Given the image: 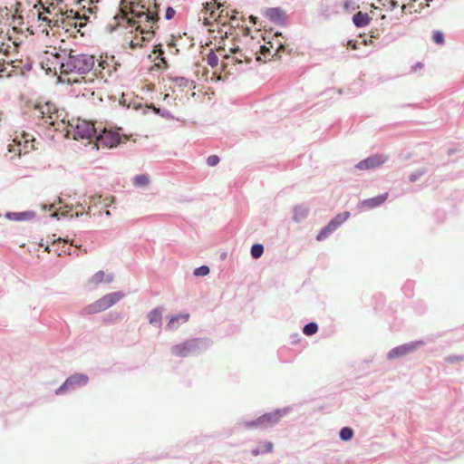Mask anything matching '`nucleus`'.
<instances>
[{
	"label": "nucleus",
	"instance_id": "f257e3e1",
	"mask_svg": "<svg viewBox=\"0 0 464 464\" xmlns=\"http://www.w3.org/2000/svg\"><path fill=\"white\" fill-rule=\"evenodd\" d=\"M57 63L60 64L62 73H78L85 74L92 70L95 58L92 54L80 53L75 51H62L56 55Z\"/></svg>",
	"mask_w": 464,
	"mask_h": 464
},
{
	"label": "nucleus",
	"instance_id": "9d476101",
	"mask_svg": "<svg viewBox=\"0 0 464 464\" xmlns=\"http://www.w3.org/2000/svg\"><path fill=\"white\" fill-rule=\"evenodd\" d=\"M279 414L277 412L266 413L256 419V421L247 423L249 427H266L279 420Z\"/></svg>",
	"mask_w": 464,
	"mask_h": 464
},
{
	"label": "nucleus",
	"instance_id": "5701e85b",
	"mask_svg": "<svg viewBox=\"0 0 464 464\" xmlns=\"http://www.w3.org/2000/svg\"><path fill=\"white\" fill-rule=\"evenodd\" d=\"M250 253H251V256L254 259L259 258L264 253V246L262 244H257V243L252 245Z\"/></svg>",
	"mask_w": 464,
	"mask_h": 464
},
{
	"label": "nucleus",
	"instance_id": "0eeeda50",
	"mask_svg": "<svg viewBox=\"0 0 464 464\" xmlns=\"http://www.w3.org/2000/svg\"><path fill=\"white\" fill-rule=\"evenodd\" d=\"M74 135L79 139H92L96 138L97 130L94 125L86 121L77 122L74 127Z\"/></svg>",
	"mask_w": 464,
	"mask_h": 464
},
{
	"label": "nucleus",
	"instance_id": "20e7f679",
	"mask_svg": "<svg viewBox=\"0 0 464 464\" xmlns=\"http://www.w3.org/2000/svg\"><path fill=\"white\" fill-rule=\"evenodd\" d=\"M349 211L337 214L333 218L329 223L321 228L316 236L317 241H323L326 239L331 234H333L342 224H343L350 217Z\"/></svg>",
	"mask_w": 464,
	"mask_h": 464
},
{
	"label": "nucleus",
	"instance_id": "7ed1b4c3",
	"mask_svg": "<svg viewBox=\"0 0 464 464\" xmlns=\"http://www.w3.org/2000/svg\"><path fill=\"white\" fill-rule=\"evenodd\" d=\"M138 7L139 5L132 6L131 14L140 28L142 26V24H144L146 27L150 28L152 24L158 22L160 17L157 12L151 11L150 7H146L145 5H141L140 9H138Z\"/></svg>",
	"mask_w": 464,
	"mask_h": 464
},
{
	"label": "nucleus",
	"instance_id": "f03ea898",
	"mask_svg": "<svg viewBox=\"0 0 464 464\" xmlns=\"http://www.w3.org/2000/svg\"><path fill=\"white\" fill-rule=\"evenodd\" d=\"M124 297L122 292H114L105 295L96 302L83 308L85 314H92L107 310Z\"/></svg>",
	"mask_w": 464,
	"mask_h": 464
},
{
	"label": "nucleus",
	"instance_id": "c756f323",
	"mask_svg": "<svg viewBox=\"0 0 464 464\" xmlns=\"http://www.w3.org/2000/svg\"><path fill=\"white\" fill-rule=\"evenodd\" d=\"M432 40L437 44H443L445 41L443 33L439 30L433 31Z\"/></svg>",
	"mask_w": 464,
	"mask_h": 464
},
{
	"label": "nucleus",
	"instance_id": "c03bdc74",
	"mask_svg": "<svg viewBox=\"0 0 464 464\" xmlns=\"http://www.w3.org/2000/svg\"><path fill=\"white\" fill-rule=\"evenodd\" d=\"M130 44L131 48H136L139 45V44L134 43L133 41H131Z\"/></svg>",
	"mask_w": 464,
	"mask_h": 464
},
{
	"label": "nucleus",
	"instance_id": "1a4fd4ad",
	"mask_svg": "<svg viewBox=\"0 0 464 464\" xmlns=\"http://www.w3.org/2000/svg\"><path fill=\"white\" fill-rule=\"evenodd\" d=\"M263 14L270 22L277 25H284L287 18L285 12L281 7L266 8Z\"/></svg>",
	"mask_w": 464,
	"mask_h": 464
},
{
	"label": "nucleus",
	"instance_id": "bb28decb",
	"mask_svg": "<svg viewBox=\"0 0 464 464\" xmlns=\"http://www.w3.org/2000/svg\"><path fill=\"white\" fill-rule=\"evenodd\" d=\"M317 330L318 326L315 323H309L304 327L303 332L305 335H312L315 334Z\"/></svg>",
	"mask_w": 464,
	"mask_h": 464
},
{
	"label": "nucleus",
	"instance_id": "4468645a",
	"mask_svg": "<svg viewBox=\"0 0 464 464\" xmlns=\"http://www.w3.org/2000/svg\"><path fill=\"white\" fill-rule=\"evenodd\" d=\"M36 217V213L33 210L22 212H7L5 218L12 221L32 220Z\"/></svg>",
	"mask_w": 464,
	"mask_h": 464
},
{
	"label": "nucleus",
	"instance_id": "a19ab883",
	"mask_svg": "<svg viewBox=\"0 0 464 464\" xmlns=\"http://www.w3.org/2000/svg\"><path fill=\"white\" fill-rule=\"evenodd\" d=\"M249 19H250V22H251L252 24H256V20H257V17L251 15V16L249 17Z\"/></svg>",
	"mask_w": 464,
	"mask_h": 464
},
{
	"label": "nucleus",
	"instance_id": "9b49d317",
	"mask_svg": "<svg viewBox=\"0 0 464 464\" xmlns=\"http://www.w3.org/2000/svg\"><path fill=\"white\" fill-rule=\"evenodd\" d=\"M388 198V193L380 194L376 197L370 198L362 200L359 204V208L362 209H372L377 207H380L383 204Z\"/></svg>",
	"mask_w": 464,
	"mask_h": 464
},
{
	"label": "nucleus",
	"instance_id": "e433bc0d",
	"mask_svg": "<svg viewBox=\"0 0 464 464\" xmlns=\"http://www.w3.org/2000/svg\"><path fill=\"white\" fill-rule=\"evenodd\" d=\"M385 6L389 10L392 11L398 6V2L396 0H389V1H387V4L385 5Z\"/></svg>",
	"mask_w": 464,
	"mask_h": 464
},
{
	"label": "nucleus",
	"instance_id": "72a5a7b5",
	"mask_svg": "<svg viewBox=\"0 0 464 464\" xmlns=\"http://www.w3.org/2000/svg\"><path fill=\"white\" fill-rule=\"evenodd\" d=\"M74 14H75V17H74V18L77 20V22L75 23V25H74V26H75V27H77V28H79V30H80L81 28H82V27H84V26H85V24H86V22H85V21H86V19H85V17H82V16H81L79 14H77V13H75Z\"/></svg>",
	"mask_w": 464,
	"mask_h": 464
},
{
	"label": "nucleus",
	"instance_id": "f3484780",
	"mask_svg": "<svg viewBox=\"0 0 464 464\" xmlns=\"http://www.w3.org/2000/svg\"><path fill=\"white\" fill-rule=\"evenodd\" d=\"M55 110L56 109H55L54 105L51 102H46L44 105L35 106V111L39 113V116H41L43 118L47 113L51 114V113L54 112Z\"/></svg>",
	"mask_w": 464,
	"mask_h": 464
},
{
	"label": "nucleus",
	"instance_id": "a211bd4d",
	"mask_svg": "<svg viewBox=\"0 0 464 464\" xmlns=\"http://www.w3.org/2000/svg\"><path fill=\"white\" fill-rule=\"evenodd\" d=\"M150 182V177L147 174L136 175L132 179L133 185L139 188H144L148 186Z\"/></svg>",
	"mask_w": 464,
	"mask_h": 464
},
{
	"label": "nucleus",
	"instance_id": "2eb2a0df",
	"mask_svg": "<svg viewBox=\"0 0 464 464\" xmlns=\"http://www.w3.org/2000/svg\"><path fill=\"white\" fill-rule=\"evenodd\" d=\"M371 20L372 18L367 13H362L361 11L355 13L352 18L353 24L357 28H362L367 26L370 24Z\"/></svg>",
	"mask_w": 464,
	"mask_h": 464
},
{
	"label": "nucleus",
	"instance_id": "ea45409f",
	"mask_svg": "<svg viewBox=\"0 0 464 464\" xmlns=\"http://www.w3.org/2000/svg\"><path fill=\"white\" fill-rule=\"evenodd\" d=\"M240 52H241V49L238 46H236V47H233L230 49V53H234V54L238 53Z\"/></svg>",
	"mask_w": 464,
	"mask_h": 464
},
{
	"label": "nucleus",
	"instance_id": "ddd939ff",
	"mask_svg": "<svg viewBox=\"0 0 464 464\" xmlns=\"http://www.w3.org/2000/svg\"><path fill=\"white\" fill-rule=\"evenodd\" d=\"M417 347L416 343H406L392 349L389 353V359H395L398 357L404 356L413 352Z\"/></svg>",
	"mask_w": 464,
	"mask_h": 464
},
{
	"label": "nucleus",
	"instance_id": "412c9836",
	"mask_svg": "<svg viewBox=\"0 0 464 464\" xmlns=\"http://www.w3.org/2000/svg\"><path fill=\"white\" fill-rule=\"evenodd\" d=\"M151 108L153 109V111L155 114L160 115V117L167 119V120H173L174 116L171 114V112L165 109L160 107H156L153 104H151Z\"/></svg>",
	"mask_w": 464,
	"mask_h": 464
},
{
	"label": "nucleus",
	"instance_id": "f8f14e48",
	"mask_svg": "<svg viewBox=\"0 0 464 464\" xmlns=\"http://www.w3.org/2000/svg\"><path fill=\"white\" fill-rule=\"evenodd\" d=\"M88 381L87 376L83 374H73L71 377H69L66 382L56 390V394H60L64 390L68 389L69 387H73L75 385H81L85 384Z\"/></svg>",
	"mask_w": 464,
	"mask_h": 464
},
{
	"label": "nucleus",
	"instance_id": "de8ad7c7",
	"mask_svg": "<svg viewBox=\"0 0 464 464\" xmlns=\"http://www.w3.org/2000/svg\"><path fill=\"white\" fill-rule=\"evenodd\" d=\"M82 215V213L76 212L74 215L72 216V218H79Z\"/></svg>",
	"mask_w": 464,
	"mask_h": 464
},
{
	"label": "nucleus",
	"instance_id": "4c0bfd02",
	"mask_svg": "<svg viewBox=\"0 0 464 464\" xmlns=\"http://www.w3.org/2000/svg\"><path fill=\"white\" fill-rule=\"evenodd\" d=\"M141 34H145L147 36H146V37H143V39H147V38H149V37L152 36L153 32H152L151 30H150V29H147V30L142 29V30H141Z\"/></svg>",
	"mask_w": 464,
	"mask_h": 464
},
{
	"label": "nucleus",
	"instance_id": "f704fd0d",
	"mask_svg": "<svg viewBox=\"0 0 464 464\" xmlns=\"http://www.w3.org/2000/svg\"><path fill=\"white\" fill-rule=\"evenodd\" d=\"M220 159L217 155H210L207 158V164L210 167H214L218 164Z\"/></svg>",
	"mask_w": 464,
	"mask_h": 464
},
{
	"label": "nucleus",
	"instance_id": "09e8293b",
	"mask_svg": "<svg viewBox=\"0 0 464 464\" xmlns=\"http://www.w3.org/2000/svg\"><path fill=\"white\" fill-rule=\"evenodd\" d=\"M401 9H402V12H404V10L406 9V5H403L401 6Z\"/></svg>",
	"mask_w": 464,
	"mask_h": 464
},
{
	"label": "nucleus",
	"instance_id": "4be33fe9",
	"mask_svg": "<svg viewBox=\"0 0 464 464\" xmlns=\"http://www.w3.org/2000/svg\"><path fill=\"white\" fill-rule=\"evenodd\" d=\"M149 321L151 324L160 325L161 322V312L160 309L152 310L148 315Z\"/></svg>",
	"mask_w": 464,
	"mask_h": 464
},
{
	"label": "nucleus",
	"instance_id": "79ce46f5",
	"mask_svg": "<svg viewBox=\"0 0 464 464\" xmlns=\"http://www.w3.org/2000/svg\"><path fill=\"white\" fill-rule=\"evenodd\" d=\"M283 49H284V45L282 44H280L279 46L277 47V49L276 50V53L275 54H276L278 52H280Z\"/></svg>",
	"mask_w": 464,
	"mask_h": 464
},
{
	"label": "nucleus",
	"instance_id": "393cba45",
	"mask_svg": "<svg viewBox=\"0 0 464 464\" xmlns=\"http://www.w3.org/2000/svg\"><path fill=\"white\" fill-rule=\"evenodd\" d=\"M428 172V169L426 168H420L414 172L411 173L409 176V180L411 183L416 182L420 177L425 175Z\"/></svg>",
	"mask_w": 464,
	"mask_h": 464
},
{
	"label": "nucleus",
	"instance_id": "b1692460",
	"mask_svg": "<svg viewBox=\"0 0 464 464\" xmlns=\"http://www.w3.org/2000/svg\"><path fill=\"white\" fill-rule=\"evenodd\" d=\"M93 281L95 283H102V282H111L112 276L111 275H105L104 272L100 271L96 273L93 276Z\"/></svg>",
	"mask_w": 464,
	"mask_h": 464
},
{
	"label": "nucleus",
	"instance_id": "37998d69",
	"mask_svg": "<svg viewBox=\"0 0 464 464\" xmlns=\"http://www.w3.org/2000/svg\"><path fill=\"white\" fill-rule=\"evenodd\" d=\"M68 82L71 83V81L69 80ZM81 82H82V80H80V79H76L72 82V83H81Z\"/></svg>",
	"mask_w": 464,
	"mask_h": 464
},
{
	"label": "nucleus",
	"instance_id": "a18cd8bd",
	"mask_svg": "<svg viewBox=\"0 0 464 464\" xmlns=\"http://www.w3.org/2000/svg\"><path fill=\"white\" fill-rule=\"evenodd\" d=\"M227 254L226 252L221 253V255H220V258H221L222 260L226 259V258H227Z\"/></svg>",
	"mask_w": 464,
	"mask_h": 464
},
{
	"label": "nucleus",
	"instance_id": "6e6552de",
	"mask_svg": "<svg viewBox=\"0 0 464 464\" xmlns=\"http://www.w3.org/2000/svg\"><path fill=\"white\" fill-rule=\"evenodd\" d=\"M199 341L197 339L189 340L181 344L172 347V353L179 357H187L194 353L198 349Z\"/></svg>",
	"mask_w": 464,
	"mask_h": 464
},
{
	"label": "nucleus",
	"instance_id": "aec40b11",
	"mask_svg": "<svg viewBox=\"0 0 464 464\" xmlns=\"http://www.w3.org/2000/svg\"><path fill=\"white\" fill-rule=\"evenodd\" d=\"M273 450V443L270 441H266L258 446L256 450L252 451L253 455L257 456L260 453L271 452Z\"/></svg>",
	"mask_w": 464,
	"mask_h": 464
},
{
	"label": "nucleus",
	"instance_id": "7c9ffc66",
	"mask_svg": "<svg viewBox=\"0 0 464 464\" xmlns=\"http://www.w3.org/2000/svg\"><path fill=\"white\" fill-rule=\"evenodd\" d=\"M369 42H370V43H372V41L371 39H370L369 41H368V40H366V39H364V40H363L362 42H361V43H358V42H356V41H353V40H351V41H349L348 44H349V46L351 47V49H353V50H357V49H360V47H359L360 45H362H362H367Z\"/></svg>",
	"mask_w": 464,
	"mask_h": 464
},
{
	"label": "nucleus",
	"instance_id": "6ab92c4d",
	"mask_svg": "<svg viewBox=\"0 0 464 464\" xmlns=\"http://www.w3.org/2000/svg\"><path fill=\"white\" fill-rule=\"evenodd\" d=\"M189 314H181L179 315L172 316L168 324V327L169 329L177 328V323H185L188 320Z\"/></svg>",
	"mask_w": 464,
	"mask_h": 464
},
{
	"label": "nucleus",
	"instance_id": "39448f33",
	"mask_svg": "<svg viewBox=\"0 0 464 464\" xmlns=\"http://www.w3.org/2000/svg\"><path fill=\"white\" fill-rule=\"evenodd\" d=\"M388 160V156L384 154H373L358 162L355 168L360 170L376 169L387 162Z\"/></svg>",
	"mask_w": 464,
	"mask_h": 464
},
{
	"label": "nucleus",
	"instance_id": "a878e982",
	"mask_svg": "<svg viewBox=\"0 0 464 464\" xmlns=\"http://www.w3.org/2000/svg\"><path fill=\"white\" fill-rule=\"evenodd\" d=\"M207 63L212 68L218 66V57L217 56V54L213 51H210L208 53V54L207 55Z\"/></svg>",
	"mask_w": 464,
	"mask_h": 464
},
{
	"label": "nucleus",
	"instance_id": "c85d7f7f",
	"mask_svg": "<svg viewBox=\"0 0 464 464\" xmlns=\"http://www.w3.org/2000/svg\"><path fill=\"white\" fill-rule=\"evenodd\" d=\"M353 431L352 429L348 428V427H344L340 431V438L343 440H349L353 438Z\"/></svg>",
	"mask_w": 464,
	"mask_h": 464
},
{
	"label": "nucleus",
	"instance_id": "49530a36",
	"mask_svg": "<svg viewBox=\"0 0 464 464\" xmlns=\"http://www.w3.org/2000/svg\"><path fill=\"white\" fill-rule=\"evenodd\" d=\"M372 52V50H369V51H365L362 53V55L363 56H367L368 54H370Z\"/></svg>",
	"mask_w": 464,
	"mask_h": 464
},
{
	"label": "nucleus",
	"instance_id": "dca6fc26",
	"mask_svg": "<svg viewBox=\"0 0 464 464\" xmlns=\"http://www.w3.org/2000/svg\"><path fill=\"white\" fill-rule=\"evenodd\" d=\"M309 214V208L303 205V204H299V205H295L294 208H293V220L296 223H299L303 220H304L307 216Z\"/></svg>",
	"mask_w": 464,
	"mask_h": 464
},
{
	"label": "nucleus",
	"instance_id": "603ef678",
	"mask_svg": "<svg viewBox=\"0 0 464 464\" xmlns=\"http://www.w3.org/2000/svg\"><path fill=\"white\" fill-rule=\"evenodd\" d=\"M420 63H418L417 68H420Z\"/></svg>",
	"mask_w": 464,
	"mask_h": 464
},
{
	"label": "nucleus",
	"instance_id": "423d86ee",
	"mask_svg": "<svg viewBox=\"0 0 464 464\" xmlns=\"http://www.w3.org/2000/svg\"><path fill=\"white\" fill-rule=\"evenodd\" d=\"M95 139L100 144L108 148L116 147L121 140V137L119 133L107 130L97 132Z\"/></svg>",
	"mask_w": 464,
	"mask_h": 464
},
{
	"label": "nucleus",
	"instance_id": "8fccbe9b",
	"mask_svg": "<svg viewBox=\"0 0 464 464\" xmlns=\"http://www.w3.org/2000/svg\"><path fill=\"white\" fill-rule=\"evenodd\" d=\"M337 93H338L339 95H341V94H342V91H341V90H338V91H337Z\"/></svg>",
	"mask_w": 464,
	"mask_h": 464
},
{
	"label": "nucleus",
	"instance_id": "cd10ccee",
	"mask_svg": "<svg viewBox=\"0 0 464 464\" xmlns=\"http://www.w3.org/2000/svg\"><path fill=\"white\" fill-rule=\"evenodd\" d=\"M173 82L180 87H188L189 84H193L192 81L181 76L175 77Z\"/></svg>",
	"mask_w": 464,
	"mask_h": 464
},
{
	"label": "nucleus",
	"instance_id": "2f4dec72",
	"mask_svg": "<svg viewBox=\"0 0 464 464\" xmlns=\"http://www.w3.org/2000/svg\"><path fill=\"white\" fill-rule=\"evenodd\" d=\"M356 8H358V5L353 0H346L343 3V9L348 13L353 12Z\"/></svg>",
	"mask_w": 464,
	"mask_h": 464
},
{
	"label": "nucleus",
	"instance_id": "3c124183",
	"mask_svg": "<svg viewBox=\"0 0 464 464\" xmlns=\"http://www.w3.org/2000/svg\"><path fill=\"white\" fill-rule=\"evenodd\" d=\"M420 63H418L417 68H420Z\"/></svg>",
	"mask_w": 464,
	"mask_h": 464
},
{
	"label": "nucleus",
	"instance_id": "473e14b6",
	"mask_svg": "<svg viewBox=\"0 0 464 464\" xmlns=\"http://www.w3.org/2000/svg\"><path fill=\"white\" fill-rule=\"evenodd\" d=\"M209 273V268L207 266H202L194 271V275L197 276H204Z\"/></svg>",
	"mask_w": 464,
	"mask_h": 464
},
{
	"label": "nucleus",
	"instance_id": "c9c22d12",
	"mask_svg": "<svg viewBox=\"0 0 464 464\" xmlns=\"http://www.w3.org/2000/svg\"><path fill=\"white\" fill-rule=\"evenodd\" d=\"M175 14H176V11L172 7L169 6V7H167L166 12H165V18L167 20H170L174 17Z\"/></svg>",
	"mask_w": 464,
	"mask_h": 464
},
{
	"label": "nucleus",
	"instance_id": "58836bf2",
	"mask_svg": "<svg viewBox=\"0 0 464 464\" xmlns=\"http://www.w3.org/2000/svg\"><path fill=\"white\" fill-rule=\"evenodd\" d=\"M260 48H261V53L263 55L266 56V54L270 53V50L268 47L262 45Z\"/></svg>",
	"mask_w": 464,
	"mask_h": 464
}]
</instances>
